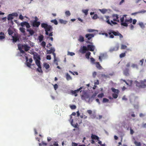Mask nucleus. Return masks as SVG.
<instances>
[{
  "instance_id": "7",
  "label": "nucleus",
  "mask_w": 146,
  "mask_h": 146,
  "mask_svg": "<svg viewBox=\"0 0 146 146\" xmlns=\"http://www.w3.org/2000/svg\"><path fill=\"white\" fill-rule=\"evenodd\" d=\"M120 21L121 22V25L124 27H127L128 26V25L127 23L124 22V18L123 17L120 18Z\"/></svg>"
},
{
  "instance_id": "57",
  "label": "nucleus",
  "mask_w": 146,
  "mask_h": 146,
  "mask_svg": "<svg viewBox=\"0 0 146 146\" xmlns=\"http://www.w3.org/2000/svg\"><path fill=\"white\" fill-rule=\"evenodd\" d=\"M97 73L96 72H94L92 74V76L93 77L95 78L96 76Z\"/></svg>"
},
{
  "instance_id": "47",
  "label": "nucleus",
  "mask_w": 146,
  "mask_h": 146,
  "mask_svg": "<svg viewBox=\"0 0 146 146\" xmlns=\"http://www.w3.org/2000/svg\"><path fill=\"white\" fill-rule=\"evenodd\" d=\"M88 9H86L83 10V12L85 14V15H86L88 14Z\"/></svg>"
},
{
  "instance_id": "48",
  "label": "nucleus",
  "mask_w": 146,
  "mask_h": 146,
  "mask_svg": "<svg viewBox=\"0 0 146 146\" xmlns=\"http://www.w3.org/2000/svg\"><path fill=\"white\" fill-rule=\"evenodd\" d=\"M70 107L71 109L72 110L75 109L76 108V106L75 105H71L70 106Z\"/></svg>"
},
{
  "instance_id": "54",
  "label": "nucleus",
  "mask_w": 146,
  "mask_h": 146,
  "mask_svg": "<svg viewBox=\"0 0 146 146\" xmlns=\"http://www.w3.org/2000/svg\"><path fill=\"white\" fill-rule=\"evenodd\" d=\"M70 121L71 124H72L73 122V119L72 118V117L71 115H70Z\"/></svg>"
},
{
  "instance_id": "36",
  "label": "nucleus",
  "mask_w": 146,
  "mask_h": 146,
  "mask_svg": "<svg viewBox=\"0 0 146 146\" xmlns=\"http://www.w3.org/2000/svg\"><path fill=\"white\" fill-rule=\"evenodd\" d=\"M19 30L21 31V32L23 33V34H25V29L23 27H21L19 29Z\"/></svg>"
},
{
  "instance_id": "59",
  "label": "nucleus",
  "mask_w": 146,
  "mask_h": 146,
  "mask_svg": "<svg viewBox=\"0 0 146 146\" xmlns=\"http://www.w3.org/2000/svg\"><path fill=\"white\" fill-rule=\"evenodd\" d=\"M54 88L55 90H56L58 88V85L56 84H55L54 86Z\"/></svg>"
},
{
  "instance_id": "52",
  "label": "nucleus",
  "mask_w": 146,
  "mask_h": 146,
  "mask_svg": "<svg viewBox=\"0 0 146 146\" xmlns=\"http://www.w3.org/2000/svg\"><path fill=\"white\" fill-rule=\"evenodd\" d=\"M95 30L94 29H88L87 30V31L88 32L91 33L94 31Z\"/></svg>"
},
{
  "instance_id": "11",
  "label": "nucleus",
  "mask_w": 146,
  "mask_h": 146,
  "mask_svg": "<svg viewBox=\"0 0 146 146\" xmlns=\"http://www.w3.org/2000/svg\"><path fill=\"white\" fill-rule=\"evenodd\" d=\"M94 35H95L93 34L88 33L85 35V37L88 40H90L94 36Z\"/></svg>"
},
{
  "instance_id": "4",
  "label": "nucleus",
  "mask_w": 146,
  "mask_h": 146,
  "mask_svg": "<svg viewBox=\"0 0 146 146\" xmlns=\"http://www.w3.org/2000/svg\"><path fill=\"white\" fill-rule=\"evenodd\" d=\"M52 27L50 25H48V26L47 27H46V28L45 29V31L46 32V35H48V31H50L51 30H52Z\"/></svg>"
},
{
  "instance_id": "22",
  "label": "nucleus",
  "mask_w": 146,
  "mask_h": 146,
  "mask_svg": "<svg viewBox=\"0 0 146 146\" xmlns=\"http://www.w3.org/2000/svg\"><path fill=\"white\" fill-rule=\"evenodd\" d=\"M132 21V19L131 18H130L129 19H126L125 20L124 22H125L127 24L129 23H131Z\"/></svg>"
},
{
  "instance_id": "12",
  "label": "nucleus",
  "mask_w": 146,
  "mask_h": 146,
  "mask_svg": "<svg viewBox=\"0 0 146 146\" xmlns=\"http://www.w3.org/2000/svg\"><path fill=\"white\" fill-rule=\"evenodd\" d=\"M37 58L38 59L35 60L36 64L38 67H40L41 66L40 65V62L39 60L40 59V56H38L37 57Z\"/></svg>"
},
{
  "instance_id": "24",
  "label": "nucleus",
  "mask_w": 146,
  "mask_h": 146,
  "mask_svg": "<svg viewBox=\"0 0 146 146\" xmlns=\"http://www.w3.org/2000/svg\"><path fill=\"white\" fill-rule=\"evenodd\" d=\"M27 31L29 32V33L31 35H33L35 33V31L32 30L27 29Z\"/></svg>"
},
{
  "instance_id": "35",
  "label": "nucleus",
  "mask_w": 146,
  "mask_h": 146,
  "mask_svg": "<svg viewBox=\"0 0 146 146\" xmlns=\"http://www.w3.org/2000/svg\"><path fill=\"white\" fill-rule=\"evenodd\" d=\"M7 31L8 32V34L10 35H12L13 33V31L11 30V29L10 28H9L8 29Z\"/></svg>"
},
{
  "instance_id": "34",
  "label": "nucleus",
  "mask_w": 146,
  "mask_h": 146,
  "mask_svg": "<svg viewBox=\"0 0 146 146\" xmlns=\"http://www.w3.org/2000/svg\"><path fill=\"white\" fill-rule=\"evenodd\" d=\"M43 66L46 70L50 68L49 64H47V63H44Z\"/></svg>"
},
{
  "instance_id": "44",
  "label": "nucleus",
  "mask_w": 146,
  "mask_h": 146,
  "mask_svg": "<svg viewBox=\"0 0 146 146\" xmlns=\"http://www.w3.org/2000/svg\"><path fill=\"white\" fill-rule=\"evenodd\" d=\"M39 145L40 146H41L42 145H47V143L45 142H44V141H42V143H39Z\"/></svg>"
},
{
  "instance_id": "18",
  "label": "nucleus",
  "mask_w": 146,
  "mask_h": 146,
  "mask_svg": "<svg viewBox=\"0 0 146 146\" xmlns=\"http://www.w3.org/2000/svg\"><path fill=\"white\" fill-rule=\"evenodd\" d=\"M13 42H16L17 40H19V38L18 36H13Z\"/></svg>"
},
{
  "instance_id": "28",
  "label": "nucleus",
  "mask_w": 146,
  "mask_h": 146,
  "mask_svg": "<svg viewBox=\"0 0 146 146\" xmlns=\"http://www.w3.org/2000/svg\"><path fill=\"white\" fill-rule=\"evenodd\" d=\"M96 67L99 69L101 70L102 69V67L101 66L99 62H97L96 63Z\"/></svg>"
},
{
  "instance_id": "21",
  "label": "nucleus",
  "mask_w": 146,
  "mask_h": 146,
  "mask_svg": "<svg viewBox=\"0 0 146 146\" xmlns=\"http://www.w3.org/2000/svg\"><path fill=\"white\" fill-rule=\"evenodd\" d=\"M118 49V47L117 46H115L114 47L111 48L110 49V51L111 52H113L114 51H116Z\"/></svg>"
},
{
  "instance_id": "51",
  "label": "nucleus",
  "mask_w": 146,
  "mask_h": 146,
  "mask_svg": "<svg viewBox=\"0 0 146 146\" xmlns=\"http://www.w3.org/2000/svg\"><path fill=\"white\" fill-rule=\"evenodd\" d=\"M98 18V16L97 14H95L92 17V19H96Z\"/></svg>"
},
{
  "instance_id": "63",
  "label": "nucleus",
  "mask_w": 146,
  "mask_h": 146,
  "mask_svg": "<svg viewBox=\"0 0 146 146\" xmlns=\"http://www.w3.org/2000/svg\"><path fill=\"white\" fill-rule=\"evenodd\" d=\"M97 94V93L95 92V93L92 95V98L95 97L96 96Z\"/></svg>"
},
{
  "instance_id": "13",
  "label": "nucleus",
  "mask_w": 146,
  "mask_h": 146,
  "mask_svg": "<svg viewBox=\"0 0 146 146\" xmlns=\"http://www.w3.org/2000/svg\"><path fill=\"white\" fill-rule=\"evenodd\" d=\"M112 17H113V20L114 21H117L119 22V21L118 20L119 17L116 14H114L113 15Z\"/></svg>"
},
{
  "instance_id": "41",
  "label": "nucleus",
  "mask_w": 146,
  "mask_h": 146,
  "mask_svg": "<svg viewBox=\"0 0 146 146\" xmlns=\"http://www.w3.org/2000/svg\"><path fill=\"white\" fill-rule=\"evenodd\" d=\"M36 70L39 72H42V67L41 66H40V67H38V68Z\"/></svg>"
},
{
  "instance_id": "26",
  "label": "nucleus",
  "mask_w": 146,
  "mask_h": 146,
  "mask_svg": "<svg viewBox=\"0 0 146 146\" xmlns=\"http://www.w3.org/2000/svg\"><path fill=\"white\" fill-rule=\"evenodd\" d=\"M66 79L67 80H72V78L69 74L67 73L66 74Z\"/></svg>"
},
{
  "instance_id": "43",
  "label": "nucleus",
  "mask_w": 146,
  "mask_h": 146,
  "mask_svg": "<svg viewBox=\"0 0 146 146\" xmlns=\"http://www.w3.org/2000/svg\"><path fill=\"white\" fill-rule=\"evenodd\" d=\"M65 13L66 16H70L71 15L70 12L69 11H66Z\"/></svg>"
},
{
  "instance_id": "64",
  "label": "nucleus",
  "mask_w": 146,
  "mask_h": 146,
  "mask_svg": "<svg viewBox=\"0 0 146 146\" xmlns=\"http://www.w3.org/2000/svg\"><path fill=\"white\" fill-rule=\"evenodd\" d=\"M130 134L131 135H132L133 134V133H134V132L133 129H132L131 128L130 129Z\"/></svg>"
},
{
  "instance_id": "6",
  "label": "nucleus",
  "mask_w": 146,
  "mask_h": 146,
  "mask_svg": "<svg viewBox=\"0 0 146 146\" xmlns=\"http://www.w3.org/2000/svg\"><path fill=\"white\" fill-rule=\"evenodd\" d=\"M40 25V22L37 21V20H35L34 21L32 22V25L34 27H38Z\"/></svg>"
},
{
  "instance_id": "46",
  "label": "nucleus",
  "mask_w": 146,
  "mask_h": 146,
  "mask_svg": "<svg viewBox=\"0 0 146 146\" xmlns=\"http://www.w3.org/2000/svg\"><path fill=\"white\" fill-rule=\"evenodd\" d=\"M104 96L103 93H102L98 95V97L99 98H102Z\"/></svg>"
},
{
  "instance_id": "33",
  "label": "nucleus",
  "mask_w": 146,
  "mask_h": 146,
  "mask_svg": "<svg viewBox=\"0 0 146 146\" xmlns=\"http://www.w3.org/2000/svg\"><path fill=\"white\" fill-rule=\"evenodd\" d=\"M11 15V14H9L7 18V19L8 21L12 20L13 19V17H12V15Z\"/></svg>"
},
{
  "instance_id": "2",
  "label": "nucleus",
  "mask_w": 146,
  "mask_h": 146,
  "mask_svg": "<svg viewBox=\"0 0 146 146\" xmlns=\"http://www.w3.org/2000/svg\"><path fill=\"white\" fill-rule=\"evenodd\" d=\"M104 18H105L106 19V22L108 24L110 25H112V24L113 22V21H111V22L110 21V19H109V16H105L104 17H101L100 18V19H101L102 21H104Z\"/></svg>"
},
{
  "instance_id": "53",
  "label": "nucleus",
  "mask_w": 146,
  "mask_h": 146,
  "mask_svg": "<svg viewBox=\"0 0 146 146\" xmlns=\"http://www.w3.org/2000/svg\"><path fill=\"white\" fill-rule=\"evenodd\" d=\"M31 63H30V62H27L26 63V65H27V66L29 67V68H31Z\"/></svg>"
},
{
  "instance_id": "61",
  "label": "nucleus",
  "mask_w": 146,
  "mask_h": 146,
  "mask_svg": "<svg viewBox=\"0 0 146 146\" xmlns=\"http://www.w3.org/2000/svg\"><path fill=\"white\" fill-rule=\"evenodd\" d=\"M12 14L11 15H12L13 17V16L16 17L17 15V13H12V14Z\"/></svg>"
},
{
  "instance_id": "3",
  "label": "nucleus",
  "mask_w": 146,
  "mask_h": 146,
  "mask_svg": "<svg viewBox=\"0 0 146 146\" xmlns=\"http://www.w3.org/2000/svg\"><path fill=\"white\" fill-rule=\"evenodd\" d=\"M21 46L26 52L29 50L31 48L30 46H28L27 44H22L21 45Z\"/></svg>"
},
{
  "instance_id": "40",
  "label": "nucleus",
  "mask_w": 146,
  "mask_h": 146,
  "mask_svg": "<svg viewBox=\"0 0 146 146\" xmlns=\"http://www.w3.org/2000/svg\"><path fill=\"white\" fill-rule=\"evenodd\" d=\"M118 94L115 93L113 94H112L113 97L115 99L117 98L118 97Z\"/></svg>"
},
{
  "instance_id": "23",
  "label": "nucleus",
  "mask_w": 146,
  "mask_h": 146,
  "mask_svg": "<svg viewBox=\"0 0 146 146\" xmlns=\"http://www.w3.org/2000/svg\"><path fill=\"white\" fill-rule=\"evenodd\" d=\"M78 40L81 42H83L84 41V37L81 35H80L78 39Z\"/></svg>"
},
{
  "instance_id": "38",
  "label": "nucleus",
  "mask_w": 146,
  "mask_h": 146,
  "mask_svg": "<svg viewBox=\"0 0 146 146\" xmlns=\"http://www.w3.org/2000/svg\"><path fill=\"white\" fill-rule=\"evenodd\" d=\"M50 22L54 23L55 25H57L58 24V22L56 19H54L51 20Z\"/></svg>"
},
{
  "instance_id": "62",
  "label": "nucleus",
  "mask_w": 146,
  "mask_h": 146,
  "mask_svg": "<svg viewBox=\"0 0 146 146\" xmlns=\"http://www.w3.org/2000/svg\"><path fill=\"white\" fill-rule=\"evenodd\" d=\"M132 22L133 24L134 25L136 23V22H137V20L135 19H134L133 20H132Z\"/></svg>"
},
{
  "instance_id": "39",
  "label": "nucleus",
  "mask_w": 146,
  "mask_h": 146,
  "mask_svg": "<svg viewBox=\"0 0 146 146\" xmlns=\"http://www.w3.org/2000/svg\"><path fill=\"white\" fill-rule=\"evenodd\" d=\"M100 11L103 14H105L107 11V10L106 9H100Z\"/></svg>"
},
{
  "instance_id": "29",
  "label": "nucleus",
  "mask_w": 146,
  "mask_h": 146,
  "mask_svg": "<svg viewBox=\"0 0 146 146\" xmlns=\"http://www.w3.org/2000/svg\"><path fill=\"white\" fill-rule=\"evenodd\" d=\"M131 67L133 68H135L137 69H138V66L137 64H133L131 65Z\"/></svg>"
},
{
  "instance_id": "55",
  "label": "nucleus",
  "mask_w": 146,
  "mask_h": 146,
  "mask_svg": "<svg viewBox=\"0 0 146 146\" xmlns=\"http://www.w3.org/2000/svg\"><path fill=\"white\" fill-rule=\"evenodd\" d=\"M144 59H143L140 60V64L141 66H142L144 62Z\"/></svg>"
},
{
  "instance_id": "14",
  "label": "nucleus",
  "mask_w": 146,
  "mask_h": 146,
  "mask_svg": "<svg viewBox=\"0 0 146 146\" xmlns=\"http://www.w3.org/2000/svg\"><path fill=\"white\" fill-rule=\"evenodd\" d=\"M110 32H108V34L109 35H110L112 33L115 36H118L119 33L118 31H113L112 30H110Z\"/></svg>"
},
{
  "instance_id": "49",
  "label": "nucleus",
  "mask_w": 146,
  "mask_h": 146,
  "mask_svg": "<svg viewBox=\"0 0 146 146\" xmlns=\"http://www.w3.org/2000/svg\"><path fill=\"white\" fill-rule=\"evenodd\" d=\"M108 101H109V100L106 98H104L103 99V102H104V103L107 102H108Z\"/></svg>"
},
{
  "instance_id": "42",
  "label": "nucleus",
  "mask_w": 146,
  "mask_h": 146,
  "mask_svg": "<svg viewBox=\"0 0 146 146\" xmlns=\"http://www.w3.org/2000/svg\"><path fill=\"white\" fill-rule=\"evenodd\" d=\"M46 43L45 41H42L41 44V46H42L43 48H45L46 46Z\"/></svg>"
},
{
  "instance_id": "60",
  "label": "nucleus",
  "mask_w": 146,
  "mask_h": 146,
  "mask_svg": "<svg viewBox=\"0 0 146 146\" xmlns=\"http://www.w3.org/2000/svg\"><path fill=\"white\" fill-rule=\"evenodd\" d=\"M78 144L75 142H72V146H78Z\"/></svg>"
},
{
  "instance_id": "19",
  "label": "nucleus",
  "mask_w": 146,
  "mask_h": 146,
  "mask_svg": "<svg viewBox=\"0 0 146 146\" xmlns=\"http://www.w3.org/2000/svg\"><path fill=\"white\" fill-rule=\"evenodd\" d=\"M111 90L112 92L115 94H118L119 92V91L118 90L115 89L113 88H111Z\"/></svg>"
},
{
  "instance_id": "31",
  "label": "nucleus",
  "mask_w": 146,
  "mask_h": 146,
  "mask_svg": "<svg viewBox=\"0 0 146 146\" xmlns=\"http://www.w3.org/2000/svg\"><path fill=\"white\" fill-rule=\"evenodd\" d=\"M105 56V54H101L100 56H99V59L100 62L102 61V58H103Z\"/></svg>"
},
{
  "instance_id": "30",
  "label": "nucleus",
  "mask_w": 146,
  "mask_h": 146,
  "mask_svg": "<svg viewBox=\"0 0 146 146\" xmlns=\"http://www.w3.org/2000/svg\"><path fill=\"white\" fill-rule=\"evenodd\" d=\"M59 22L61 24H66L67 22V21L64 20L62 19H60L59 20Z\"/></svg>"
},
{
  "instance_id": "8",
  "label": "nucleus",
  "mask_w": 146,
  "mask_h": 146,
  "mask_svg": "<svg viewBox=\"0 0 146 146\" xmlns=\"http://www.w3.org/2000/svg\"><path fill=\"white\" fill-rule=\"evenodd\" d=\"M88 50L93 51L95 49V46L92 45L88 44L87 46Z\"/></svg>"
},
{
  "instance_id": "58",
  "label": "nucleus",
  "mask_w": 146,
  "mask_h": 146,
  "mask_svg": "<svg viewBox=\"0 0 146 146\" xmlns=\"http://www.w3.org/2000/svg\"><path fill=\"white\" fill-rule=\"evenodd\" d=\"M46 58L47 60H50L51 59V56L50 55H48L46 56Z\"/></svg>"
},
{
  "instance_id": "50",
  "label": "nucleus",
  "mask_w": 146,
  "mask_h": 146,
  "mask_svg": "<svg viewBox=\"0 0 146 146\" xmlns=\"http://www.w3.org/2000/svg\"><path fill=\"white\" fill-rule=\"evenodd\" d=\"M127 48V46L124 45L122 44L121 45V49H125Z\"/></svg>"
},
{
  "instance_id": "17",
  "label": "nucleus",
  "mask_w": 146,
  "mask_h": 146,
  "mask_svg": "<svg viewBox=\"0 0 146 146\" xmlns=\"http://www.w3.org/2000/svg\"><path fill=\"white\" fill-rule=\"evenodd\" d=\"M129 69L128 68L125 69L123 71L124 74L126 76H128L129 75Z\"/></svg>"
},
{
  "instance_id": "10",
  "label": "nucleus",
  "mask_w": 146,
  "mask_h": 146,
  "mask_svg": "<svg viewBox=\"0 0 146 146\" xmlns=\"http://www.w3.org/2000/svg\"><path fill=\"white\" fill-rule=\"evenodd\" d=\"M21 25L22 27L25 26L27 28H29L30 27L29 23L27 22H23L21 23Z\"/></svg>"
},
{
  "instance_id": "1",
  "label": "nucleus",
  "mask_w": 146,
  "mask_h": 146,
  "mask_svg": "<svg viewBox=\"0 0 146 146\" xmlns=\"http://www.w3.org/2000/svg\"><path fill=\"white\" fill-rule=\"evenodd\" d=\"M136 86L139 88H146V80H141L140 82H136Z\"/></svg>"
},
{
  "instance_id": "27",
  "label": "nucleus",
  "mask_w": 146,
  "mask_h": 146,
  "mask_svg": "<svg viewBox=\"0 0 146 146\" xmlns=\"http://www.w3.org/2000/svg\"><path fill=\"white\" fill-rule=\"evenodd\" d=\"M43 39L44 36L43 35H40L38 36V39L39 42H41L43 40Z\"/></svg>"
},
{
  "instance_id": "5",
  "label": "nucleus",
  "mask_w": 146,
  "mask_h": 146,
  "mask_svg": "<svg viewBox=\"0 0 146 146\" xmlns=\"http://www.w3.org/2000/svg\"><path fill=\"white\" fill-rule=\"evenodd\" d=\"M82 87H80L79 89H77V90H72L71 92V93L73 94H74L75 96H77V93L79 92H81L82 90H81L82 89Z\"/></svg>"
},
{
  "instance_id": "37",
  "label": "nucleus",
  "mask_w": 146,
  "mask_h": 146,
  "mask_svg": "<svg viewBox=\"0 0 146 146\" xmlns=\"http://www.w3.org/2000/svg\"><path fill=\"white\" fill-rule=\"evenodd\" d=\"M91 53L90 52H88L86 53L85 56L86 58L87 59L89 58V56L90 55Z\"/></svg>"
},
{
  "instance_id": "32",
  "label": "nucleus",
  "mask_w": 146,
  "mask_h": 146,
  "mask_svg": "<svg viewBox=\"0 0 146 146\" xmlns=\"http://www.w3.org/2000/svg\"><path fill=\"white\" fill-rule=\"evenodd\" d=\"M48 25L46 23H43L41 24V27H42L44 28V29L47 27L48 26Z\"/></svg>"
},
{
  "instance_id": "56",
  "label": "nucleus",
  "mask_w": 146,
  "mask_h": 146,
  "mask_svg": "<svg viewBox=\"0 0 146 146\" xmlns=\"http://www.w3.org/2000/svg\"><path fill=\"white\" fill-rule=\"evenodd\" d=\"M87 112L89 115H91L92 113V111L91 110H88L87 111Z\"/></svg>"
},
{
  "instance_id": "16",
  "label": "nucleus",
  "mask_w": 146,
  "mask_h": 146,
  "mask_svg": "<svg viewBox=\"0 0 146 146\" xmlns=\"http://www.w3.org/2000/svg\"><path fill=\"white\" fill-rule=\"evenodd\" d=\"M18 47L19 50L21 53L26 54L25 52L22 49L23 48L21 47L20 44H18Z\"/></svg>"
},
{
  "instance_id": "9",
  "label": "nucleus",
  "mask_w": 146,
  "mask_h": 146,
  "mask_svg": "<svg viewBox=\"0 0 146 146\" xmlns=\"http://www.w3.org/2000/svg\"><path fill=\"white\" fill-rule=\"evenodd\" d=\"M88 50L87 47L85 46H83L82 47L80 48L79 51L80 52L84 54Z\"/></svg>"
},
{
  "instance_id": "45",
  "label": "nucleus",
  "mask_w": 146,
  "mask_h": 146,
  "mask_svg": "<svg viewBox=\"0 0 146 146\" xmlns=\"http://www.w3.org/2000/svg\"><path fill=\"white\" fill-rule=\"evenodd\" d=\"M125 56V53H123L120 54L119 56L120 58H122Z\"/></svg>"
},
{
  "instance_id": "15",
  "label": "nucleus",
  "mask_w": 146,
  "mask_h": 146,
  "mask_svg": "<svg viewBox=\"0 0 146 146\" xmlns=\"http://www.w3.org/2000/svg\"><path fill=\"white\" fill-rule=\"evenodd\" d=\"M134 143L136 146H146V144L144 143L141 144L140 142H138L136 141H134Z\"/></svg>"
},
{
  "instance_id": "20",
  "label": "nucleus",
  "mask_w": 146,
  "mask_h": 146,
  "mask_svg": "<svg viewBox=\"0 0 146 146\" xmlns=\"http://www.w3.org/2000/svg\"><path fill=\"white\" fill-rule=\"evenodd\" d=\"M91 138L93 139H96L97 140H99V137L95 135L92 134L91 136Z\"/></svg>"
},
{
  "instance_id": "25",
  "label": "nucleus",
  "mask_w": 146,
  "mask_h": 146,
  "mask_svg": "<svg viewBox=\"0 0 146 146\" xmlns=\"http://www.w3.org/2000/svg\"><path fill=\"white\" fill-rule=\"evenodd\" d=\"M55 51V50L54 48H51L50 50H47V54H50L52 53H53Z\"/></svg>"
}]
</instances>
